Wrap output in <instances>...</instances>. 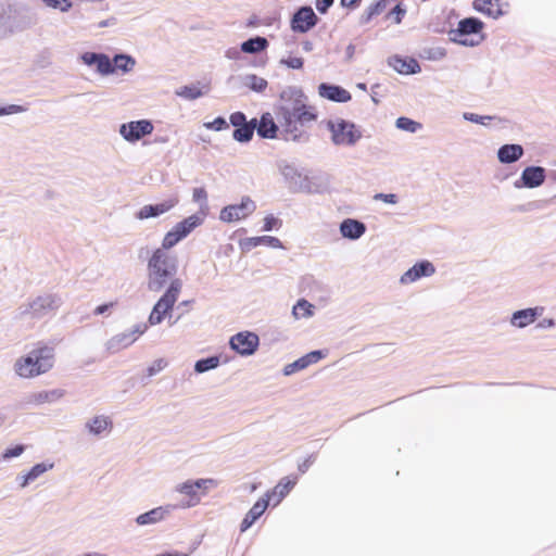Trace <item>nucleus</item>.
Instances as JSON below:
<instances>
[{
    "mask_svg": "<svg viewBox=\"0 0 556 556\" xmlns=\"http://www.w3.org/2000/svg\"><path fill=\"white\" fill-rule=\"evenodd\" d=\"M203 218L190 215L177 223L163 238L162 248L156 249L148 262V288L159 292L166 281L177 271L176 260L167 253L179 241L189 236L197 227L202 225Z\"/></svg>",
    "mask_w": 556,
    "mask_h": 556,
    "instance_id": "obj_1",
    "label": "nucleus"
},
{
    "mask_svg": "<svg viewBox=\"0 0 556 556\" xmlns=\"http://www.w3.org/2000/svg\"><path fill=\"white\" fill-rule=\"evenodd\" d=\"M283 103L277 116L283 130L298 138V125L314 122L317 118L315 109L306 104V97L301 90L290 89L281 93Z\"/></svg>",
    "mask_w": 556,
    "mask_h": 556,
    "instance_id": "obj_2",
    "label": "nucleus"
},
{
    "mask_svg": "<svg viewBox=\"0 0 556 556\" xmlns=\"http://www.w3.org/2000/svg\"><path fill=\"white\" fill-rule=\"evenodd\" d=\"M55 363L54 348L38 342L26 355L21 356L14 364L15 374L24 379H31L49 372Z\"/></svg>",
    "mask_w": 556,
    "mask_h": 556,
    "instance_id": "obj_3",
    "label": "nucleus"
},
{
    "mask_svg": "<svg viewBox=\"0 0 556 556\" xmlns=\"http://www.w3.org/2000/svg\"><path fill=\"white\" fill-rule=\"evenodd\" d=\"M181 291V281L179 279L172 280L165 293L155 303L150 316L149 323L151 325H159L173 309L174 304L177 302Z\"/></svg>",
    "mask_w": 556,
    "mask_h": 556,
    "instance_id": "obj_4",
    "label": "nucleus"
},
{
    "mask_svg": "<svg viewBox=\"0 0 556 556\" xmlns=\"http://www.w3.org/2000/svg\"><path fill=\"white\" fill-rule=\"evenodd\" d=\"M230 124L236 128L232 137L238 142H248L252 139L254 130L257 126L256 118L247 121L242 112H235L229 117Z\"/></svg>",
    "mask_w": 556,
    "mask_h": 556,
    "instance_id": "obj_5",
    "label": "nucleus"
},
{
    "mask_svg": "<svg viewBox=\"0 0 556 556\" xmlns=\"http://www.w3.org/2000/svg\"><path fill=\"white\" fill-rule=\"evenodd\" d=\"M154 130L153 124L148 119L132 121L122 124L121 136L128 142H136L144 136L151 135Z\"/></svg>",
    "mask_w": 556,
    "mask_h": 556,
    "instance_id": "obj_6",
    "label": "nucleus"
},
{
    "mask_svg": "<svg viewBox=\"0 0 556 556\" xmlns=\"http://www.w3.org/2000/svg\"><path fill=\"white\" fill-rule=\"evenodd\" d=\"M255 210V203L250 198H243L239 204L225 206L220 211L219 218L225 223H232L251 215Z\"/></svg>",
    "mask_w": 556,
    "mask_h": 556,
    "instance_id": "obj_7",
    "label": "nucleus"
},
{
    "mask_svg": "<svg viewBox=\"0 0 556 556\" xmlns=\"http://www.w3.org/2000/svg\"><path fill=\"white\" fill-rule=\"evenodd\" d=\"M230 346L240 355H252L258 348L257 334L250 331H242L231 337Z\"/></svg>",
    "mask_w": 556,
    "mask_h": 556,
    "instance_id": "obj_8",
    "label": "nucleus"
},
{
    "mask_svg": "<svg viewBox=\"0 0 556 556\" xmlns=\"http://www.w3.org/2000/svg\"><path fill=\"white\" fill-rule=\"evenodd\" d=\"M329 129L336 144H353L359 138V134L355 130L354 125L344 121L330 122Z\"/></svg>",
    "mask_w": 556,
    "mask_h": 556,
    "instance_id": "obj_9",
    "label": "nucleus"
},
{
    "mask_svg": "<svg viewBox=\"0 0 556 556\" xmlns=\"http://www.w3.org/2000/svg\"><path fill=\"white\" fill-rule=\"evenodd\" d=\"M483 27V23L478 18L468 17L458 23L457 28L450 31V36L454 41L466 45L467 36L478 34Z\"/></svg>",
    "mask_w": 556,
    "mask_h": 556,
    "instance_id": "obj_10",
    "label": "nucleus"
},
{
    "mask_svg": "<svg viewBox=\"0 0 556 556\" xmlns=\"http://www.w3.org/2000/svg\"><path fill=\"white\" fill-rule=\"evenodd\" d=\"M317 23V16L311 7L301 8L292 17L291 27L294 31L306 33Z\"/></svg>",
    "mask_w": 556,
    "mask_h": 556,
    "instance_id": "obj_11",
    "label": "nucleus"
},
{
    "mask_svg": "<svg viewBox=\"0 0 556 556\" xmlns=\"http://www.w3.org/2000/svg\"><path fill=\"white\" fill-rule=\"evenodd\" d=\"M473 9L492 18H498L507 12L508 3L503 0H475Z\"/></svg>",
    "mask_w": 556,
    "mask_h": 556,
    "instance_id": "obj_12",
    "label": "nucleus"
},
{
    "mask_svg": "<svg viewBox=\"0 0 556 556\" xmlns=\"http://www.w3.org/2000/svg\"><path fill=\"white\" fill-rule=\"evenodd\" d=\"M434 271V266L430 262L422 261L416 263L412 268L404 273L403 276L401 277V282L410 283L420 279L421 277H429L433 275Z\"/></svg>",
    "mask_w": 556,
    "mask_h": 556,
    "instance_id": "obj_13",
    "label": "nucleus"
},
{
    "mask_svg": "<svg viewBox=\"0 0 556 556\" xmlns=\"http://www.w3.org/2000/svg\"><path fill=\"white\" fill-rule=\"evenodd\" d=\"M177 203H178L177 198H170V199L165 200L162 203H157L154 205H151V204L144 205L137 213V217L139 219L156 217V216L162 215V214L168 212L169 210H172L174 206H176Z\"/></svg>",
    "mask_w": 556,
    "mask_h": 556,
    "instance_id": "obj_14",
    "label": "nucleus"
},
{
    "mask_svg": "<svg viewBox=\"0 0 556 556\" xmlns=\"http://www.w3.org/2000/svg\"><path fill=\"white\" fill-rule=\"evenodd\" d=\"M64 396V391L61 389L54 390H42L39 392L31 393L26 397L27 405H42L60 400Z\"/></svg>",
    "mask_w": 556,
    "mask_h": 556,
    "instance_id": "obj_15",
    "label": "nucleus"
},
{
    "mask_svg": "<svg viewBox=\"0 0 556 556\" xmlns=\"http://www.w3.org/2000/svg\"><path fill=\"white\" fill-rule=\"evenodd\" d=\"M522 185L528 188H536L545 180V169L540 166H529L521 174Z\"/></svg>",
    "mask_w": 556,
    "mask_h": 556,
    "instance_id": "obj_16",
    "label": "nucleus"
},
{
    "mask_svg": "<svg viewBox=\"0 0 556 556\" xmlns=\"http://www.w3.org/2000/svg\"><path fill=\"white\" fill-rule=\"evenodd\" d=\"M59 301L54 295L47 294L42 296H38L34 300L30 305V313L34 316L42 315L49 311H53L58 307Z\"/></svg>",
    "mask_w": 556,
    "mask_h": 556,
    "instance_id": "obj_17",
    "label": "nucleus"
},
{
    "mask_svg": "<svg viewBox=\"0 0 556 556\" xmlns=\"http://www.w3.org/2000/svg\"><path fill=\"white\" fill-rule=\"evenodd\" d=\"M268 507V500H258L252 508L247 513L245 517L243 518L240 531L244 532L249 528H251L254 522L265 513V510Z\"/></svg>",
    "mask_w": 556,
    "mask_h": 556,
    "instance_id": "obj_18",
    "label": "nucleus"
},
{
    "mask_svg": "<svg viewBox=\"0 0 556 556\" xmlns=\"http://www.w3.org/2000/svg\"><path fill=\"white\" fill-rule=\"evenodd\" d=\"M319 94L336 102H348L351 100V93L348 90L333 85L321 84L319 86Z\"/></svg>",
    "mask_w": 556,
    "mask_h": 556,
    "instance_id": "obj_19",
    "label": "nucleus"
},
{
    "mask_svg": "<svg viewBox=\"0 0 556 556\" xmlns=\"http://www.w3.org/2000/svg\"><path fill=\"white\" fill-rule=\"evenodd\" d=\"M542 312V307L517 311L513 314L511 324L516 327L523 328L532 324Z\"/></svg>",
    "mask_w": 556,
    "mask_h": 556,
    "instance_id": "obj_20",
    "label": "nucleus"
},
{
    "mask_svg": "<svg viewBox=\"0 0 556 556\" xmlns=\"http://www.w3.org/2000/svg\"><path fill=\"white\" fill-rule=\"evenodd\" d=\"M257 134L262 138L274 139L277 136L278 127L270 113H264L261 116L256 128Z\"/></svg>",
    "mask_w": 556,
    "mask_h": 556,
    "instance_id": "obj_21",
    "label": "nucleus"
},
{
    "mask_svg": "<svg viewBox=\"0 0 556 556\" xmlns=\"http://www.w3.org/2000/svg\"><path fill=\"white\" fill-rule=\"evenodd\" d=\"M340 230L342 236L345 238L358 239L364 235L366 227L358 220L348 218L342 222Z\"/></svg>",
    "mask_w": 556,
    "mask_h": 556,
    "instance_id": "obj_22",
    "label": "nucleus"
},
{
    "mask_svg": "<svg viewBox=\"0 0 556 556\" xmlns=\"http://www.w3.org/2000/svg\"><path fill=\"white\" fill-rule=\"evenodd\" d=\"M523 154V149L519 144H505L498 149L497 156L502 163H513L519 160Z\"/></svg>",
    "mask_w": 556,
    "mask_h": 556,
    "instance_id": "obj_23",
    "label": "nucleus"
},
{
    "mask_svg": "<svg viewBox=\"0 0 556 556\" xmlns=\"http://www.w3.org/2000/svg\"><path fill=\"white\" fill-rule=\"evenodd\" d=\"M166 514L167 510H165L163 507H156L150 511L139 515L136 521L140 526L151 525L163 520Z\"/></svg>",
    "mask_w": 556,
    "mask_h": 556,
    "instance_id": "obj_24",
    "label": "nucleus"
},
{
    "mask_svg": "<svg viewBox=\"0 0 556 556\" xmlns=\"http://www.w3.org/2000/svg\"><path fill=\"white\" fill-rule=\"evenodd\" d=\"M146 329L147 326H143V328L138 327L129 333L117 336L113 338L112 345H116L117 348H126L132 344L146 331Z\"/></svg>",
    "mask_w": 556,
    "mask_h": 556,
    "instance_id": "obj_25",
    "label": "nucleus"
},
{
    "mask_svg": "<svg viewBox=\"0 0 556 556\" xmlns=\"http://www.w3.org/2000/svg\"><path fill=\"white\" fill-rule=\"evenodd\" d=\"M391 64L401 74H414L419 71V65L414 59L404 60L395 58Z\"/></svg>",
    "mask_w": 556,
    "mask_h": 556,
    "instance_id": "obj_26",
    "label": "nucleus"
},
{
    "mask_svg": "<svg viewBox=\"0 0 556 556\" xmlns=\"http://www.w3.org/2000/svg\"><path fill=\"white\" fill-rule=\"evenodd\" d=\"M89 431L93 434H101L112 428V421L109 417L97 416L88 424Z\"/></svg>",
    "mask_w": 556,
    "mask_h": 556,
    "instance_id": "obj_27",
    "label": "nucleus"
},
{
    "mask_svg": "<svg viewBox=\"0 0 556 556\" xmlns=\"http://www.w3.org/2000/svg\"><path fill=\"white\" fill-rule=\"evenodd\" d=\"M260 244H266L271 248H281L280 240L278 238L271 237V236L253 237V238L247 239V241H245V247L248 249L256 248Z\"/></svg>",
    "mask_w": 556,
    "mask_h": 556,
    "instance_id": "obj_28",
    "label": "nucleus"
},
{
    "mask_svg": "<svg viewBox=\"0 0 556 556\" xmlns=\"http://www.w3.org/2000/svg\"><path fill=\"white\" fill-rule=\"evenodd\" d=\"M177 491L189 497L187 506H195L200 503V496L197 493L195 485L192 481H187L177 488Z\"/></svg>",
    "mask_w": 556,
    "mask_h": 556,
    "instance_id": "obj_29",
    "label": "nucleus"
},
{
    "mask_svg": "<svg viewBox=\"0 0 556 556\" xmlns=\"http://www.w3.org/2000/svg\"><path fill=\"white\" fill-rule=\"evenodd\" d=\"M268 42L263 37H255L244 41L241 45V50L245 53H256L264 50Z\"/></svg>",
    "mask_w": 556,
    "mask_h": 556,
    "instance_id": "obj_30",
    "label": "nucleus"
},
{
    "mask_svg": "<svg viewBox=\"0 0 556 556\" xmlns=\"http://www.w3.org/2000/svg\"><path fill=\"white\" fill-rule=\"evenodd\" d=\"M136 62L135 60L126 54H118L115 55L113 60V67L115 70H121L122 72L126 73L134 68Z\"/></svg>",
    "mask_w": 556,
    "mask_h": 556,
    "instance_id": "obj_31",
    "label": "nucleus"
},
{
    "mask_svg": "<svg viewBox=\"0 0 556 556\" xmlns=\"http://www.w3.org/2000/svg\"><path fill=\"white\" fill-rule=\"evenodd\" d=\"M52 465L49 466L51 468ZM48 470V466L45 464L35 465L26 475L22 477L21 486H26L30 481L37 479L40 475Z\"/></svg>",
    "mask_w": 556,
    "mask_h": 556,
    "instance_id": "obj_32",
    "label": "nucleus"
},
{
    "mask_svg": "<svg viewBox=\"0 0 556 556\" xmlns=\"http://www.w3.org/2000/svg\"><path fill=\"white\" fill-rule=\"evenodd\" d=\"M293 315L295 318H305L313 315V305L304 299L298 301L293 306Z\"/></svg>",
    "mask_w": 556,
    "mask_h": 556,
    "instance_id": "obj_33",
    "label": "nucleus"
},
{
    "mask_svg": "<svg viewBox=\"0 0 556 556\" xmlns=\"http://www.w3.org/2000/svg\"><path fill=\"white\" fill-rule=\"evenodd\" d=\"M220 361L218 356H212L204 359H200L194 365V370L197 372H204L210 369H214L219 365Z\"/></svg>",
    "mask_w": 556,
    "mask_h": 556,
    "instance_id": "obj_34",
    "label": "nucleus"
},
{
    "mask_svg": "<svg viewBox=\"0 0 556 556\" xmlns=\"http://www.w3.org/2000/svg\"><path fill=\"white\" fill-rule=\"evenodd\" d=\"M298 482V478L294 477H283L274 489H276L279 493H282V496H287L289 492L294 488Z\"/></svg>",
    "mask_w": 556,
    "mask_h": 556,
    "instance_id": "obj_35",
    "label": "nucleus"
},
{
    "mask_svg": "<svg viewBox=\"0 0 556 556\" xmlns=\"http://www.w3.org/2000/svg\"><path fill=\"white\" fill-rule=\"evenodd\" d=\"M177 94L189 100H194L200 98L203 92L197 86H185L177 92Z\"/></svg>",
    "mask_w": 556,
    "mask_h": 556,
    "instance_id": "obj_36",
    "label": "nucleus"
},
{
    "mask_svg": "<svg viewBox=\"0 0 556 556\" xmlns=\"http://www.w3.org/2000/svg\"><path fill=\"white\" fill-rule=\"evenodd\" d=\"M97 68L101 74H110L114 72L112 61L105 54H100L96 62Z\"/></svg>",
    "mask_w": 556,
    "mask_h": 556,
    "instance_id": "obj_37",
    "label": "nucleus"
},
{
    "mask_svg": "<svg viewBox=\"0 0 556 556\" xmlns=\"http://www.w3.org/2000/svg\"><path fill=\"white\" fill-rule=\"evenodd\" d=\"M396 126L403 130H407L410 132H415L417 129L420 128V124L407 118V117H400L396 121Z\"/></svg>",
    "mask_w": 556,
    "mask_h": 556,
    "instance_id": "obj_38",
    "label": "nucleus"
},
{
    "mask_svg": "<svg viewBox=\"0 0 556 556\" xmlns=\"http://www.w3.org/2000/svg\"><path fill=\"white\" fill-rule=\"evenodd\" d=\"M326 356V353L323 351H312L307 353L306 355L302 356V363L304 364V367H308L312 364H316L320 359H323Z\"/></svg>",
    "mask_w": 556,
    "mask_h": 556,
    "instance_id": "obj_39",
    "label": "nucleus"
},
{
    "mask_svg": "<svg viewBox=\"0 0 556 556\" xmlns=\"http://www.w3.org/2000/svg\"><path fill=\"white\" fill-rule=\"evenodd\" d=\"M249 87L257 92H262L267 87V81L262 78L257 77L256 75L249 76Z\"/></svg>",
    "mask_w": 556,
    "mask_h": 556,
    "instance_id": "obj_40",
    "label": "nucleus"
},
{
    "mask_svg": "<svg viewBox=\"0 0 556 556\" xmlns=\"http://www.w3.org/2000/svg\"><path fill=\"white\" fill-rule=\"evenodd\" d=\"M282 493H279L276 489H271L270 491L266 492L261 500H268V506H277L285 496L281 495Z\"/></svg>",
    "mask_w": 556,
    "mask_h": 556,
    "instance_id": "obj_41",
    "label": "nucleus"
},
{
    "mask_svg": "<svg viewBox=\"0 0 556 556\" xmlns=\"http://www.w3.org/2000/svg\"><path fill=\"white\" fill-rule=\"evenodd\" d=\"M205 128L212 129V130H225L229 127L228 123L224 117H216L213 122H208L204 124Z\"/></svg>",
    "mask_w": 556,
    "mask_h": 556,
    "instance_id": "obj_42",
    "label": "nucleus"
},
{
    "mask_svg": "<svg viewBox=\"0 0 556 556\" xmlns=\"http://www.w3.org/2000/svg\"><path fill=\"white\" fill-rule=\"evenodd\" d=\"M193 484L197 490H200L202 494H205L207 489L217 486V481L214 479H199L194 481Z\"/></svg>",
    "mask_w": 556,
    "mask_h": 556,
    "instance_id": "obj_43",
    "label": "nucleus"
},
{
    "mask_svg": "<svg viewBox=\"0 0 556 556\" xmlns=\"http://www.w3.org/2000/svg\"><path fill=\"white\" fill-rule=\"evenodd\" d=\"M281 63L290 68L300 70L303 67L304 61L300 56H290L281 60Z\"/></svg>",
    "mask_w": 556,
    "mask_h": 556,
    "instance_id": "obj_44",
    "label": "nucleus"
},
{
    "mask_svg": "<svg viewBox=\"0 0 556 556\" xmlns=\"http://www.w3.org/2000/svg\"><path fill=\"white\" fill-rule=\"evenodd\" d=\"M302 369H305L304 367V364L302 363V358L300 357L299 359H296L295 362L291 363V364H288L285 368H283V374L286 376H289V375H292L299 370H302Z\"/></svg>",
    "mask_w": 556,
    "mask_h": 556,
    "instance_id": "obj_45",
    "label": "nucleus"
},
{
    "mask_svg": "<svg viewBox=\"0 0 556 556\" xmlns=\"http://www.w3.org/2000/svg\"><path fill=\"white\" fill-rule=\"evenodd\" d=\"M281 225V222L276 218L274 215H267L265 218H264V227H263V230L265 231H269L271 230L273 228H277Z\"/></svg>",
    "mask_w": 556,
    "mask_h": 556,
    "instance_id": "obj_46",
    "label": "nucleus"
},
{
    "mask_svg": "<svg viewBox=\"0 0 556 556\" xmlns=\"http://www.w3.org/2000/svg\"><path fill=\"white\" fill-rule=\"evenodd\" d=\"M24 451H25L24 445L18 444V445H15L14 447L7 448L5 452L3 453L2 457L4 459H9V458H12V457H17Z\"/></svg>",
    "mask_w": 556,
    "mask_h": 556,
    "instance_id": "obj_47",
    "label": "nucleus"
},
{
    "mask_svg": "<svg viewBox=\"0 0 556 556\" xmlns=\"http://www.w3.org/2000/svg\"><path fill=\"white\" fill-rule=\"evenodd\" d=\"M48 5L66 11L71 8L70 0H43Z\"/></svg>",
    "mask_w": 556,
    "mask_h": 556,
    "instance_id": "obj_48",
    "label": "nucleus"
},
{
    "mask_svg": "<svg viewBox=\"0 0 556 556\" xmlns=\"http://www.w3.org/2000/svg\"><path fill=\"white\" fill-rule=\"evenodd\" d=\"M464 117L468 121L482 125H485L486 121H491L493 118L492 116H482L475 113H465Z\"/></svg>",
    "mask_w": 556,
    "mask_h": 556,
    "instance_id": "obj_49",
    "label": "nucleus"
},
{
    "mask_svg": "<svg viewBox=\"0 0 556 556\" xmlns=\"http://www.w3.org/2000/svg\"><path fill=\"white\" fill-rule=\"evenodd\" d=\"M406 13V10L401 7V4H397L394 7V9L390 12V15L393 16V21L395 24H400Z\"/></svg>",
    "mask_w": 556,
    "mask_h": 556,
    "instance_id": "obj_50",
    "label": "nucleus"
},
{
    "mask_svg": "<svg viewBox=\"0 0 556 556\" xmlns=\"http://www.w3.org/2000/svg\"><path fill=\"white\" fill-rule=\"evenodd\" d=\"M192 198H193V201L199 202V203L200 202H206V200H207V192L202 187L195 188L193 190Z\"/></svg>",
    "mask_w": 556,
    "mask_h": 556,
    "instance_id": "obj_51",
    "label": "nucleus"
},
{
    "mask_svg": "<svg viewBox=\"0 0 556 556\" xmlns=\"http://www.w3.org/2000/svg\"><path fill=\"white\" fill-rule=\"evenodd\" d=\"M374 199L382 200L383 202L389 203V204H395L397 202V197H396V194H393V193H389V194L377 193L374 197Z\"/></svg>",
    "mask_w": 556,
    "mask_h": 556,
    "instance_id": "obj_52",
    "label": "nucleus"
},
{
    "mask_svg": "<svg viewBox=\"0 0 556 556\" xmlns=\"http://www.w3.org/2000/svg\"><path fill=\"white\" fill-rule=\"evenodd\" d=\"M334 0H316V9L319 13L325 14L332 5Z\"/></svg>",
    "mask_w": 556,
    "mask_h": 556,
    "instance_id": "obj_53",
    "label": "nucleus"
},
{
    "mask_svg": "<svg viewBox=\"0 0 556 556\" xmlns=\"http://www.w3.org/2000/svg\"><path fill=\"white\" fill-rule=\"evenodd\" d=\"M166 367V362L164 359H157L154 364L149 368V375L153 376L156 372L161 371Z\"/></svg>",
    "mask_w": 556,
    "mask_h": 556,
    "instance_id": "obj_54",
    "label": "nucleus"
},
{
    "mask_svg": "<svg viewBox=\"0 0 556 556\" xmlns=\"http://www.w3.org/2000/svg\"><path fill=\"white\" fill-rule=\"evenodd\" d=\"M24 109L20 105H9L0 109V115H8V114H14L18 112H23Z\"/></svg>",
    "mask_w": 556,
    "mask_h": 556,
    "instance_id": "obj_55",
    "label": "nucleus"
},
{
    "mask_svg": "<svg viewBox=\"0 0 556 556\" xmlns=\"http://www.w3.org/2000/svg\"><path fill=\"white\" fill-rule=\"evenodd\" d=\"M315 462V457L314 456H308L307 458L304 459L303 463H301L299 465V471L304 473L308 470V468L313 465V463Z\"/></svg>",
    "mask_w": 556,
    "mask_h": 556,
    "instance_id": "obj_56",
    "label": "nucleus"
},
{
    "mask_svg": "<svg viewBox=\"0 0 556 556\" xmlns=\"http://www.w3.org/2000/svg\"><path fill=\"white\" fill-rule=\"evenodd\" d=\"M99 55L100 54H97V53H92V52H86L84 55H83V60L86 64L88 65H92L94 64L96 65V62L97 60L99 59Z\"/></svg>",
    "mask_w": 556,
    "mask_h": 556,
    "instance_id": "obj_57",
    "label": "nucleus"
},
{
    "mask_svg": "<svg viewBox=\"0 0 556 556\" xmlns=\"http://www.w3.org/2000/svg\"><path fill=\"white\" fill-rule=\"evenodd\" d=\"M361 0H341V5L343 8H355Z\"/></svg>",
    "mask_w": 556,
    "mask_h": 556,
    "instance_id": "obj_58",
    "label": "nucleus"
},
{
    "mask_svg": "<svg viewBox=\"0 0 556 556\" xmlns=\"http://www.w3.org/2000/svg\"><path fill=\"white\" fill-rule=\"evenodd\" d=\"M113 305H114V303L99 305L98 307H96L94 314L96 315L103 314L104 312H106L109 309V307H112Z\"/></svg>",
    "mask_w": 556,
    "mask_h": 556,
    "instance_id": "obj_59",
    "label": "nucleus"
},
{
    "mask_svg": "<svg viewBox=\"0 0 556 556\" xmlns=\"http://www.w3.org/2000/svg\"><path fill=\"white\" fill-rule=\"evenodd\" d=\"M379 3H377L375 7H372L370 9V15L375 14V13H378L379 12Z\"/></svg>",
    "mask_w": 556,
    "mask_h": 556,
    "instance_id": "obj_60",
    "label": "nucleus"
},
{
    "mask_svg": "<svg viewBox=\"0 0 556 556\" xmlns=\"http://www.w3.org/2000/svg\"><path fill=\"white\" fill-rule=\"evenodd\" d=\"M85 556H105V555H100V554H94V555H91V554H87Z\"/></svg>",
    "mask_w": 556,
    "mask_h": 556,
    "instance_id": "obj_61",
    "label": "nucleus"
}]
</instances>
